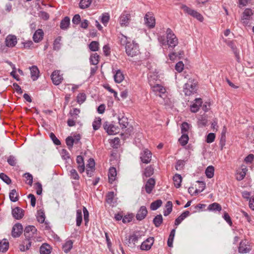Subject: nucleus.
<instances>
[{
  "label": "nucleus",
  "mask_w": 254,
  "mask_h": 254,
  "mask_svg": "<svg viewBox=\"0 0 254 254\" xmlns=\"http://www.w3.org/2000/svg\"><path fill=\"white\" fill-rule=\"evenodd\" d=\"M148 81L150 85L151 86L153 91L155 92L156 95L159 96L164 100L165 104L169 105L171 101L167 98V93L166 88L159 84L153 85L151 83V80L150 78H149Z\"/></svg>",
  "instance_id": "f257e3e1"
},
{
  "label": "nucleus",
  "mask_w": 254,
  "mask_h": 254,
  "mask_svg": "<svg viewBox=\"0 0 254 254\" xmlns=\"http://www.w3.org/2000/svg\"><path fill=\"white\" fill-rule=\"evenodd\" d=\"M167 45L169 47L174 48L178 44V40L172 30L168 28L166 30Z\"/></svg>",
  "instance_id": "f03ea898"
},
{
  "label": "nucleus",
  "mask_w": 254,
  "mask_h": 254,
  "mask_svg": "<svg viewBox=\"0 0 254 254\" xmlns=\"http://www.w3.org/2000/svg\"><path fill=\"white\" fill-rule=\"evenodd\" d=\"M196 91V83L194 80L190 79L184 86L183 91L185 95L190 96L194 93Z\"/></svg>",
  "instance_id": "7ed1b4c3"
},
{
  "label": "nucleus",
  "mask_w": 254,
  "mask_h": 254,
  "mask_svg": "<svg viewBox=\"0 0 254 254\" xmlns=\"http://www.w3.org/2000/svg\"><path fill=\"white\" fill-rule=\"evenodd\" d=\"M125 48L126 53L129 56L133 57L139 53L138 44L133 41L129 42Z\"/></svg>",
  "instance_id": "20e7f679"
},
{
  "label": "nucleus",
  "mask_w": 254,
  "mask_h": 254,
  "mask_svg": "<svg viewBox=\"0 0 254 254\" xmlns=\"http://www.w3.org/2000/svg\"><path fill=\"white\" fill-rule=\"evenodd\" d=\"M144 20L145 24L148 28L151 29L155 27V18L152 12H147L144 17Z\"/></svg>",
  "instance_id": "39448f33"
},
{
  "label": "nucleus",
  "mask_w": 254,
  "mask_h": 254,
  "mask_svg": "<svg viewBox=\"0 0 254 254\" xmlns=\"http://www.w3.org/2000/svg\"><path fill=\"white\" fill-rule=\"evenodd\" d=\"M181 8L185 12L190 15L201 22L203 21V16L196 11L190 8L185 5H182Z\"/></svg>",
  "instance_id": "423d86ee"
},
{
  "label": "nucleus",
  "mask_w": 254,
  "mask_h": 254,
  "mask_svg": "<svg viewBox=\"0 0 254 254\" xmlns=\"http://www.w3.org/2000/svg\"><path fill=\"white\" fill-rule=\"evenodd\" d=\"M103 127L109 135H114L119 132V128L112 124L106 122L103 124Z\"/></svg>",
  "instance_id": "0eeeda50"
},
{
  "label": "nucleus",
  "mask_w": 254,
  "mask_h": 254,
  "mask_svg": "<svg viewBox=\"0 0 254 254\" xmlns=\"http://www.w3.org/2000/svg\"><path fill=\"white\" fill-rule=\"evenodd\" d=\"M37 231V229L34 226L29 225L26 226L24 230L25 238H35Z\"/></svg>",
  "instance_id": "6e6552de"
},
{
  "label": "nucleus",
  "mask_w": 254,
  "mask_h": 254,
  "mask_svg": "<svg viewBox=\"0 0 254 254\" xmlns=\"http://www.w3.org/2000/svg\"><path fill=\"white\" fill-rule=\"evenodd\" d=\"M253 12L250 8H246L245 9L241 17L242 22L245 25H248L249 23V21L252 18Z\"/></svg>",
  "instance_id": "1a4fd4ad"
},
{
  "label": "nucleus",
  "mask_w": 254,
  "mask_h": 254,
  "mask_svg": "<svg viewBox=\"0 0 254 254\" xmlns=\"http://www.w3.org/2000/svg\"><path fill=\"white\" fill-rule=\"evenodd\" d=\"M251 250V247L246 239L242 240L239 245L238 252L239 253L246 254L249 253Z\"/></svg>",
  "instance_id": "9d476101"
},
{
  "label": "nucleus",
  "mask_w": 254,
  "mask_h": 254,
  "mask_svg": "<svg viewBox=\"0 0 254 254\" xmlns=\"http://www.w3.org/2000/svg\"><path fill=\"white\" fill-rule=\"evenodd\" d=\"M17 43V37L13 35H8L5 39V44L6 47L13 48Z\"/></svg>",
  "instance_id": "9b49d317"
},
{
  "label": "nucleus",
  "mask_w": 254,
  "mask_h": 254,
  "mask_svg": "<svg viewBox=\"0 0 254 254\" xmlns=\"http://www.w3.org/2000/svg\"><path fill=\"white\" fill-rule=\"evenodd\" d=\"M23 230L22 225L20 223H17L13 226L11 235L14 238L19 237L20 236Z\"/></svg>",
  "instance_id": "f8f14e48"
},
{
  "label": "nucleus",
  "mask_w": 254,
  "mask_h": 254,
  "mask_svg": "<svg viewBox=\"0 0 254 254\" xmlns=\"http://www.w3.org/2000/svg\"><path fill=\"white\" fill-rule=\"evenodd\" d=\"M51 78L53 83L55 85L60 84L63 80L62 75L60 74L59 70L54 71L51 75Z\"/></svg>",
  "instance_id": "ddd939ff"
},
{
  "label": "nucleus",
  "mask_w": 254,
  "mask_h": 254,
  "mask_svg": "<svg viewBox=\"0 0 254 254\" xmlns=\"http://www.w3.org/2000/svg\"><path fill=\"white\" fill-rule=\"evenodd\" d=\"M156 184L155 180L151 178L148 179L146 181L144 189L146 193L150 194L151 193L152 190L154 189Z\"/></svg>",
  "instance_id": "4468645a"
},
{
  "label": "nucleus",
  "mask_w": 254,
  "mask_h": 254,
  "mask_svg": "<svg viewBox=\"0 0 254 254\" xmlns=\"http://www.w3.org/2000/svg\"><path fill=\"white\" fill-rule=\"evenodd\" d=\"M130 20V14L126 13H123L119 18V23L121 26H126L128 25Z\"/></svg>",
  "instance_id": "2eb2a0df"
},
{
  "label": "nucleus",
  "mask_w": 254,
  "mask_h": 254,
  "mask_svg": "<svg viewBox=\"0 0 254 254\" xmlns=\"http://www.w3.org/2000/svg\"><path fill=\"white\" fill-rule=\"evenodd\" d=\"M12 214L15 219L19 220L23 218L24 211L22 208L16 207L12 210Z\"/></svg>",
  "instance_id": "dca6fc26"
},
{
  "label": "nucleus",
  "mask_w": 254,
  "mask_h": 254,
  "mask_svg": "<svg viewBox=\"0 0 254 254\" xmlns=\"http://www.w3.org/2000/svg\"><path fill=\"white\" fill-rule=\"evenodd\" d=\"M77 164V169L80 173H82L85 171V164L83 157L81 155H78L76 159Z\"/></svg>",
  "instance_id": "f3484780"
},
{
  "label": "nucleus",
  "mask_w": 254,
  "mask_h": 254,
  "mask_svg": "<svg viewBox=\"0 0 254 254\" xmlns=\"http://www.w3.org/2000/svg\"><path fill=\"white\" fill-rule=\"evenodd\" d=\"M30 70L31 77L33 81L36 80L39 77V70L36 65L32 66L29 67Z\"/></svg>",
  "instance_id": "a211bd4d"
},
{
  "label": "nucleus",
  "mask_w": 254,
  "mask_h": 254,
  "mask_svg": "<svg viewBox=\"0 0 254 254\" xmlns=\"http://www.w3.org/2000/svg\"><path fill=\"white\" fill-rule=\"evenodd\" d=\"M202 101L201 98H196L194 100V102L190 106V110L193 113L197 112L199 107L201 106Z\"/></svg>",
  "instance_id": "6ab92c4d"
},
{
  "label": "nucleus",
  "mask_w": 254,
  "mask_h": 254,
  "mask_svg": "<svg viewBox=\"0 0 254 254\" xmlns=\"http://www.w3.org/2000/svg\"><path fill=\"white\" fill-rule=\"evenodd\" d=\"M43 36L44 32L43 30L41 29H39L34 33L33 36V39L35 42L38 43L43 39Z\"/></svg>",
  "instance_id": "aec40b11"
},
{
  "label": "nucleus",
  "mask_w": 254,
  "mask_h": 254,
  "mask_svg": "<svg viewBox=\"0 0 254 254\" xmlns=\"http://www.w3.org/2000/svg\"><path fill=\"white\" fill-rule=\"evenodd\" d=\"M248 169L247 167L244 165H242L241 171H238L236 179L238 181L242 180L245 177Z\"/></svg>",
  "instance_id": "412c9836"
},
{
  "label": "nucleus",
  "mask_w": 254,
  "mask_h": 254,
  "mask_svg": "<svg viewBox=\"0 0 254 254\" xmlns=\"http://www.w3.org/2000/svg\"><path fill=\"white\" fill-rule=\"evenodd\" d=\"M117 176V171L115 167H111L109 170L108 178L110 183L112 184L116 180Z\"/></svg>",
  "instance_id": "4be33fe9"
},
{
  "label": "nucleus",
  "mask_w": 254,
  "mask_h": 254,
  "mask_svg": "<svg viewBox=\"0 0 254 254\" xmlns=\"http://www.w3.org/2000/svg\"><path fill=\"white\" fill-rule=\"evenodd\" d=\"M29 240L30 239H24V240L23 241L19 247L20 251L25 252L29 249L31 245V242Z\"/></svg>",
  "instance_id": "5701e85b"
},
{
  "label": "nucleus",
  "mask_w": 254,
  "mask_h": 254,
  "mask_svg": "<svg viewBox=\"0 0 254 254\" xmlns=\"http://www.w3.org/2000/svg\"><path fill=\"white\" fill-rule=\"evenodd\" d=\"M9 242L7 239H1L0 240V252H6L9 248Z\"/></svg>",
  "instance_id": "b1692460"
},
{
  "label": "nucleus",
  "mask_w": 254,
  "mask_h": 254,
  "mask_svg": "<svg viewBox=\"0 0 254 254\" xmlns=\"http://www.w3.org/2000/svg\"><path fill=\"white\" fill-rule=\"evenodd\" d=\"M70 24V18L68 16H65L63 19L60 23V28L62 30H66L68 29Z\"/></svg>",
  "instance_id": "393cba45"
},
{
  "label": "nucleus",
  "mask_w": 254,
  "mask_h": 254,
  "mask_svg": "<svg viewBox=\"0 0 254 254\" xmlns=\"http://www.w3.org/2000/svg\"><path fill=\"white\" fill-rule=\"evenodd\" d=\"M114 80L117 83H121L124 79V75L120 69L117 70L114 76Z\"/></svg>",
  "instance_id": "a878e982"
},
{
  "label": "nucleus",
  "mask_w": 254,
  "mask_h": 254,
  "mask_svg": "<svg viewBox=\"0 0 254 254\" xmlns=\"http://www.w3.org/2000/svg\"><path fill=\"white\" fill-rule=\"evenodd\" d=\"M51 247L47 244H43L40 248V254H50L51 252Z\"/></svg>",
  "instance_id": "bb28decb"
},
{
  "label": "nucleus",
  "mask_w": 254,
  "mask_h": 254,
  "mask_svg": "<svg viewBox=\"0 0 254 254\" xmlns=\"http://www.w3.org/2000/svg\"><path fill=\"white\" fill-rule=\"evenodd\" d=\"M190 213L189 211H185L184 212L175 220V224L176 225H179L183 220L190 215Z\"/></svg>",
  "instance_id": "cd10ccee"
},
{
  "label": "nucleus",
  "mask_w": 254,
  "mask_h": 254,
  "mask_svg": "<svg viewBox=\"0 0 254 254\" xmlns=\"http://www.w3.org/2000/svg\"><path fill=\"white\" fill-rule=\"evenodd\" d=\"M173 181L175 186L177 188H180L182 182V176L178 174H175L173 177Z\"/></svg>",
  "instance_id": "c85d7f7f"
},
{
  "label": "nucleus",
  "mask_w": 254,
  "mask_h": 254,
  "mask_svg": "<svg viewBox=\"0 0 254 254\" xmlns=\"http://www.w3.org/2000/svg\"><path fill=\"white\" fill-rule=\"evenodd\" d=\"M152 153L147 149L144 150V163H149L152 158Z\"/></svg>",
  "instance_id": "c756f323"
},
{
  "label": "nucleus",
  "mask_w": 254,
  "mask_h": 254,
  "mask_svg": "<svg viewBox=\"0 0 254 254\" xmlns=\"http://www.w3.org/2000/svg\"><path fill=\"white\" fill-rule=\"evenodd\" d=\"M36 218L39 223H43L45 222V215L44 210L40 209L37 211Z\"/></svg>",
  "instance_id": "7c9ffc66"
},
{
  "label": "nucleus",
  "mask_w": 254,
  "mask_h": 254,
  "mask_svg": "<svg viewBox=\"0 0 254 254\" xmlns=\"http://www.w3.org/2000/svg\"><path fill=\"white\" fill-rule=\"evenodd\" d=\"M110 15L108 13H103L100 17V20L104 26H106L110 20Z\"/></svg>",
  "instance_id": "2f4dec72"
},
{
  "label": "nucleus",
  "mask_w": 254,
  "mask_h": 254,
  "mask_svg": "<svg viewBox=\"0 0 254 254\" xmlns=\"http://www.w3.org/2000/svg\"><path fill=\"white\" fill-rule=\"evenodd\" d=\"M207 123V117L205 115L200 116L198 119L197 124L199 127H204Z\"/></svg>",
  "instance_id": "473e14b6"
},
{
  "label": "nucleus",
  "mask_w": 254,
  "mask_h": 254,
  "mask_svg": "<svg viewBox=\"0 0 254 254\" xmlns=\"http://www.w3.org/2000/svg\"><path fill=\"white\" fill-rule=\"evenodd\" d=\"M73 242L71 240L67 241L63 246V249L65 253L69 252L72 248Z\"/></svg>",
  "instance_id": "72a5a7b5"
},
{
  "label": "nucleus",
  "mask_w": 254,
  "mask_h": 254,
  "mask_svg": "<svg viewBox=\"0 0 254 254\" xmlns=\"http://www.w3.org/2000/svg\"><path fill=\"white\" fill-rule=\"evenodd\" d=\"M9 196L10 200L12 202H16L18 200V195L15 189L11 190L9 193Z\"/></svg>",
  "instance_id": "f704fd0d"
},
{
  "label": "nucleus",
  "mask_w": 254,
  "mask_h": 254,
  "mask_svg": "<svg viewBox=\"0 0 254 254\" xmlns=\"http://www.w3.org/2000/svg\"><path fill=\"white\" fill-rule=\"evenodd\" d=\"M214 168L212 166H209L205 170V174L208 178H212L214 176Z\"/></svg>",
  "instance_id": "c9c22d12"
},
{
  "label": "nucleus",
  "mask_w": 254,
  "mask_h": 254,
  "mask_svg": "<svg viewBox=\"0 0 254 254\" xmlns=\"http://www.w3.org/2000/svg\"><path fill=\"white\" fill-rule=\"evenodd\" d=\"M91 0H80L79 3V7L81 9H85L89 7L91 3Z\"/></svg>",
  "instance_id": "e433bc0d"
},
{
  "label": "nucleus",
  "mask_w": 254,
  "mask_h": 254,
  "mask_svg": "<svg viewBox=\"0 0 254 254\" xmlns=\"http://www.w3.org/2000/svg\"><path fill=\"white\" fill-rule=\"evenodd\" d=\"M99 61V56L97 54H93L91 55L90 58V62L91 64L97 65Z\"/></svg>",
  "instance_id": "4c0bfd02"
},
{
  "label": "nucleus",
  "mask_w": 254,
  "mask_h": 254,
  "mask_svg": "<svg viewBox=\"0 0 254 254\" xmlns=\"http://www.w3.org/2000/svg\"><path fill=\"white\" fill-rule=\"evenodd\" d=\"M82 221V211L80 209H78L76 210V225L79 226Z\"/></svg>",
  "instance_id": "58836bf2"
},
{
  "label": "nucleus",
  "mask_w": 254,
  "mask_h": 254,
  "mask_svg": "<svg viewBox=\"0 0 254 254\" xmlns=\"http://www.w3.org/2000/svg\"><path fill=\"white\" fill-rule=\"evenodd\" d=\"M80 110L77 108H73L69 112L71 118L77 120L79 117V114L80 113Z\"/></svg>",
  "instance_id": "ea45409f"
},
{
  "label": "nucleus",
  "mask_w": 254,
  "mask_h": 254,
  "mask_svg": "<svg viewBox=\"0 0 254 254\" xmlns=\"http://www.w3.org/2000/svg\"><path fill=\"white\" fill-rule=\"evenodd\" d=\"M89 48L91 51H98L99 49V44L97 41H92L89 45Z\"/></svg>",
  "instance_id": "a19ab883"
},
{
  "label": "nucleus",
  "mask_w": 254,
  "mask_h": 254,
  "mask_svg": "<svg viewBox=\"0 0 254 254\" xmlns=\"http://www.w3.org/2000/svg\"><path fill=\"white\" fill-rule=\"evenodd\" d=\"M119 42L122 45H126V46L128 44L129 42H131L130 41H128L127 38L123 34H121L118 37Z\"/></svg>",
  "instance_id": "79ce46f5"
},
{
  "label": "nucleus",
  "mask_w": 254,
  "mask_h": 254,
  "mask_svg": "<svg viewBox=\"0 0 254 254\" xmlns=\"http://www.w3.org/2000/svg\"><path fill=\"white\" fill-rule=\"evenodd\" d=\"M208 209L211 211H220L221 210V205L218 203L214 202L210 204L208 207Z\"/></svg>",
  "instance_id": "37998d69"
},
{
  "label": "nucleus",
  "mask_w": 254,
  "mask_h": 254,
  "mask_svg": "<svg viewBox=\"0 0 254 254\" xmlns=\"http://www.w3.org/2000/svg\"><path fill=\"white\" fill-rule=\"evenodd\" d=\"M154 243V239H146L144 241V250H149Z\"/></svg>",
  "instance_id": "c03bdc74"
},
{
  "label": "nucleus",
  "mask_w": 254,
  "mask_h": 254,
  "mask_svg": "<svg viewBox=\"0 0 254 254\" xmlns=\"http://www.w3.org/2000/svg\"><path fill=\"white\" fill-rule=\"evenodd\" d=\"M153 223L156 227H158L162 224L163 221L162 216L161 214L157 215L153 219Z\"/></svg>",
  "instance_id": "a18cd8bd"
},
{
  "label": "nucleus",
  "mask_w": 254,
  "mask_h": 254,
  "mask_svg": "<svg viewBox=\"0 0 254 254\" xmlns=\"http://www.w3.org/2000/svg\"><path fill=\"white\" fill-rule=\"evenodd\" d=\"M162 203V200L160 199L157 200L151 203L150 208L152 210H155L161 206Z\"/></svg>",
  "instance_id": "49530a36"
},
{
  "label": "nucleus",
  "mask_w": 254,
  "mask_h": 254,
  "mask_svg": "<svg viewBox=\"0 0 254 254\" xmlns=\"http://www.w3.org/2000/svg\"><path fill=\"white\" fill-rule=\"evenodd\" d=\"M172 203L170 201H168L166 204V210L164 211V215H168L172 210Z\"/></svg>",
  "instance_id": "de8ad7c7"
},
{
  "label": "nucleus",
  "mask_w": 254,
  "mask_h": 254,
  "mask_svg": "<svg viewBox=\"0 0 254 254\" xmlns=\"http://www.w3.org/2000/svg\"><path fill=\"white\" fill-rule=\"evenodd\" d=\"M101 125V119L100 118H96L92 123V126L94 130H98Z\"/></svg>",
  "instance_id": "09e8293b"
},
{
  "label": "nucleus",
  "mask_w": 254,
  "mask_h": 254,
  "mask_svg": "<svg viewBox=\"0 0 254 254\" xmlns=\"http://www.w3.org/2000/svg\"><path fill=\"white\" fill-rule=\"evenodd\" d=\"M119 123L121 128H125L128 126L127 119L125 117H122L119 119Z\"/></svg>",
  "instance_id": "8fccbe9b"
},
{
  "label": "nucleus",
  "mask_w": 254,
  "mask_h": 254,
  "mask_svg": "<svg viewBox=\"0 0 254 254\" xmlns=\"http://www.w3.org/2000/svg\"><path fill=\"white\" fill-rule=\"evenodd\" d=\"M154 173V168L151 166H149L146 167L144 171V175L146 177H150Z\"/></svg>",
  "instance_id": "3c124183"
},
{
  "label": "nucleus",
  "mask_w": 254,
  "mask_h": 254,
  "mask_svg": "<svg viewBox=\"0 0 254 254\" xmlns=\"http://www.w3.org/2000/svg\"><path fill=\"white\" fill-rule=\"evenodd\" d=\"M115 193L113 191L109 192L106 195V200L109 204H111L113 202Z\"/></svg>",
  "instance_id": "603ef678"
},
{
  "label": "nucleus",
  "mask_w": 254,
  "mask_h": 254,
  "mask_svg": "<svg viewBox=\"0 0 254 254\" xmlns=\"http://www.w3.org/2000/svg\"><path fill=\"white\" fill-rule=\"evenodd\" d=\"M179 140L182 145L184 146L186 145L188 143L189 140V136L188 134H182V135Z\"/></svg>",
  "instance_id": "864d4df0"
},
{
  "label": "nucleus",
  "mask_w": 254,
  "mask_h": 254,
  "mask_svg": "<svg viewBox=\"0 0 254 254\" xmlns=\"http://www.w3.org/2000/svg\"><path fill=\"white\" fill-rule=\"evenodd\" d=\"M74 141L73 138L72 136H69L66 138V144L69 150H71L72 148L73 143H74Z\"/></svg>",
  "instance_id": "5fc2aeb1"
},
{
  "label": "nucleus",
  "mask_w": 254,
  "mask_h": 254,
  "mask_svg": "<svg viewBox=\"0 0 254 254\" xmlns=\"http://www.w3.org/2000/svg\"><path fill=\"white\" fill-rule=\"evenodd\" d=\"M24 177L26 179L25 182L26 184L30 186H32L33 183V176L31 174L29 173H25L24 175Z\"/></svg>",
  "instance_id": "6e6d98bb"
},
{
  "label": "nucleus",
  "mask_w": 254,
  "mask_h": 254,
  "mask_svg": "<svg viewBox=\"0 0 254 254\" xmlns=\"http://www.w3.org/2000/svg\"><path fill=\"white\" fill-rule=\"evenodd\" d=\"M190 125L184 122L181 126V132L183 134H187V132L190 128Z\"/></svg>",
  "instance_id": "4d7b16f0"
},
{
  "label": "nucleus",
  "mask_w": 254,
  "mask_h": 254,
  "mask_svg": "<svg viewBox=\"0 0 254 254\" xmlns=\"http://www.w3.org/2000/svg\"><path fill=\"white\" fill-rule=\"evenodd\" d=\"M61 37H58L57 38L54 42V46L53 48L54 50H59L61 48Z\"/></svg>",
  "instance_id": "13d9d810"
},
{
  "label": "nucleus",
  "mask_w": 254,
  "mask_h": 254,
  "mask_svg": "<svg viewBox=\"0 0 254 254\" xmlns=\"http://www.w3.org/2000/svg\"><path fill=\"white\" fill-rule=\"evenodd\" d=\"M9 165L12 166H15L17 163V159L16 157L13 155H10L7 160Z\"/></svg>",
  "instance_id": "bf43d9fd"
},
{
  "label": "nucleus",
  "mask_w": 254,
  "mask_h": 254,
  "mask_svg": "<svg viewBox=\"0 0 254 254\" xmlns=\"http://www.w3.org/2000/svg\"><path fill=\"white\" fill-rule=\"evenodd\" d=\"M70 177L72 179H74L75 180H78L79 179V176L77 172V171L74 169H71L70 172Z\"/></svg>",
  "instance_id": "052dcab7"
},
{
  "label": "nucleus",
  "mask_w": 254,
  "mask_h": 254,
  "mask_svg": "<svg viewBox=\"0 0 254 254\" xmlns=\"http://www.w3.org/2000/svg\"><path fill=\"white\" fill-rule=\"evenodd\" d=\"M83 213L84 215V220L85 221V225H87V223L89 222V212L87 208L83 206Z\"/></svg>",
  "instance_id": "680f3d73"
},
{
  "label": "nucleus",
  "mask_w": 254,
  "mask_h": 254,
  "mask_svg": "<svg viewBox=\"0 0 254 254\" xmlns=\"http://www.w3.org/2000/svg\"><path fill=\"white\" fill-rule=\"evenodd\" d=\"M86 97L85 93H79L77 96V102L79 104H82L85 101Z\"/></svg>",
  "instance_id": "e2e57ef3"
},
{
  "label": "nucleus",
  "mask_w": 254,
  "mask_h": 254,
  "mask_svg": "<svg viewBox=\"0 0 254 254\" xmlns=\"http://www.w3.org/2000/svg\"><path fill=\"white\" fill-rule=\"evenodd\" d=\"M0 178L6 184H10L11 183L10 179L5 174L1 173L0 174Z\"/></svg>",
  "instance_id": "0e129e2a"
},
{
  "label": "nucleus",
  "mask_w": 254,
  "mask_h": 254,
  "mask_svg": "<svg viewBox=\"0 0 254 254\" xmlns=\"http://www.w3.org/2000/svg\"><path fill=\"white\" fill-rule=\"evenodd\" d=\"M138 239H126L125 243L131 248H133Z\"/></svg>",
  "instance_id": "69168bd1"
},
{
  "label": "nucleus",
  "mask_w": 254,
  "mask_h": 254,
  "mask_svg": "<svg viewBox=\"0 0 254 254\" xmlns=\"http://www.w3.org/2000/svg\"><path fill=\"white\" fill-rule=\"evenodd\" d=\"M50 137L51 139L53 140V142L55 144L57 145H59L61 144V141L56 136L55 134L53 132H51L50 133Z\"/></svg>",
  "instance_id": "338daca9"
},
{
  "label": "nucleus",
  "mask_w": 254,
  "mask_h": 254,
  "mask_svg": "<svg viewBox=\"0 0 254 254\" xmlns=\"http://www.w3.org/2000/svg\"><path fill=\"white\" fill-rule=\"evenodd\" d=\"M184 64L182 62H179L176 64L175 66L176 70L179 72H181L184 69Z\"/></svg>",
  "instance_id": "774afa93"
}]
</instances>
